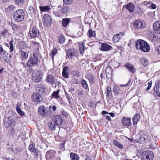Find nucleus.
<instances>
[{
  "instance_id": "603ef678",
  "label": "nucleus",
  "mask_w": 160,
  "mask_h": 160,
  "mask_svg": "<svg viewBox=\"0 0 160 160\" xmlns=\"http://www.w3.org/2000/svg\"><path fill=\"white\" fill-rule=\"evenodd\" d=\"M152 83V82L151 81H149L148 82V86L146 89L147 91L149 90L151 87Z\"/></svg>"
},
{
  "instance_id": "2eb2a0df",
  "label": "nucleus",
  "mask_w": 160,
  "mask_h": 160,
  "mask_svg": "<svg viewBox=\"0 0 160 160\" xmlns=\"http://www.w3.org/2000/svg\"><path fill=\"white\" fill-rule=\"evenodd\" d=\"M7 118H4L3 120V123L4 126L8 128V127L14 121V119L12 117H10L8 118V122H7Z\"/></svg>"
},
{
  "instance_id": "7c9ffc66",
  "label": "nucleus",
  "mask_w": 160,
  "mask_h": 160,
  "mask_svg": "<svg viewBox=\"0 0 160 160\" xmlns=\"http://www.w3.org/2000/svg\"><path fill=\"white\" fill-rule=\"evenodd\" d=\"M14 2L16 5L21 7L25 5V0H14Z\"/></svg>"
},
{
  "instance_id": "680f3d73",
  "label": "nucleus",
  "mask_w": 160,
  "mask_h": 160,
  "mask_svg": "<svg viewBox=\"0 0 160 160\" xmlns=\"http://www.w3.org/2000/svg\"><path fill=\"white\" fill-rule=\"evenodd\" d=\"M65 94L68 100H69L70 99V97L68 93L65 92Z\"/></svg>"
},
{
  "instance_id": "20e7f679",
  "label": "nucleus",
  "mask_w": 160,
  "mask_h": 160,
  "mask_svg": "<svg viewBox=\"0 0 160 160\" xmlns=\"http://www.w3.org/2000/svg\"><path fill=\"white\" fill-rule=\"evenodd\" d=\"M150 137L146 135H143L142 136L139 134L136 136V140L138 142L141 143L143 144L149 140Z\"/></svg>"
},
{
  "instance_id": "4d7b16f0",
  "label": "nucleus",
  "mask_w": 160,
  "mask_h": 160,
  "mask_svg": "<svg viewBox=\"0 0 160 160\" xmlns=\"http://www.w3.org/2000/svg\"><path fill=\"white\" fill-rule=\"evenodd\" d=\"M18 113L21 116H24L25 115L24 112L22 111L21 109L17 111Z\"/></svg>"
},
{
  "instance_id": "de8ad7c7",
  "label": "nucleus",
  "mask_w": 160,
  "mask_h": 160,
  "mask_svg": "<svg viewBox=\"0 0 160 160\" xmlns=\"http://www.w3.org/2000/svg\"><path fill=\"white\" fill-rule=\"evenodd\" d=\"M16 9V7L14 5H11L9 6L6 9H8L10 11H12L15 10Z\"/></svg>"
},
{
  "instance_id": "0eeeda50",
  "label": "nucleus",
  "mask_w": 160,
  "mask_h": 160,
  "mask_svg": "<svg viewBox=\"0 0 160 160\" xmlns=\"http://www.w3.org/2000/svg\"><path fill=\"white\" fill-rule=\"evenodd\" d=\"M134 27L137 29H141L146 27L144 22L140 19L135 20L133 23Z\"/></svg>"
},
{
  "instance_id": "6e6d98bb",
  "label": "nucleus",
  "mask_w": 160,
  "mask_h": 160,
  "mask_svg": "<svg viewBox=\"0 0 160 160\" xmlns=\"http://www.w3.org/2000/svg\"><path fill=\"white\" fill-rule=\"evenodd\" d=\"M148 7L151 9H155L156 8V6L153 3H151L150 5Z\"/></svg>"
},
{
  "instance_id": "ddd939ff",
  "label": "nucleus",
  "mask_w": 160,
  "mask_h": 160,
  "mask_svg": "<svg viewBox=\"0 0 160 160\" xmlns=\"http://www.w3.org/2000/svg\"><path fill=\"white\" fill-rule=\"evenodd\" d=\"M32 101L35 104L40 102L42 100L41 96L38 93H33L32 95Z\"/></svg>"
},
{
  "instance_id": "393cba45",
  "label": "nucleus",
  "mask_w": 160,
  "mask_h": 160,
  "mask_svg": "<svg viewBox=\"0 0 160 160\" xmlns=\"http://www.w3.org/2000/svg\"><path fill=\"white\" fill-rule=\"evenodd\" d=\"M86 78L88 79L90 84H93L95 83V77L91 73H88L86 76Z\"/></svg>"
},
{
  "instance_id": "e433bc0d",
  "label": "nucleus",
  "mask_w": 160,
  "mask_h": 160,
  "mask_svg": "<svg viewBox=\"0 0 160 160\" xmlns=\"http://www.w3.org/2000/svg\"><path fill=\"white\" fill-rule=\"evenodd\" d=\"M3 51L4 52L2 53V56H1L5 62H8V53L6 52V51L4 50Z\"/></svg>"
},
{
  "instance_id": "f8f14e48",
  "label": "nucleus",
  "mask_w": 160,
  "mask_h": 160,
  "mask_svg": "<svg viewBox=\"0 0 160 160\" xmlns=\"http://www.w3.org/2000/svg\"><path fill=\"white\" fill-rule=\"evenodd\" d=\"M34 144H30L29 146L28 149L31 152L33 153L34 157L37 158L38 156L39 151L37 149L34 148Z\"/></svg>"
},
{
  "instance_id": "774afa93",
  "label": "nucleus",
  "mask_w": 160,
  "mask_h": 160,
  "mask_svg": "<svg viewBox=\"0 0 160 160\" xmlns=\"http://www.w3.org/2000/svg\"><path fill=\"white\" fill-rule=\"evenodd\" d=\"M105 117L106 119L108 120V121H110L111 120V119L109 116L106 115L105 116Z\"/></svg>"
},
{
  "instance_id": "69168bd1",
  "label": "nucleus",
  "mask_w": 160,
  "mask_h": 160,
  "mask_svg": "<svg viewBox=\"0 0 160 160\" xmlns=\"http://www.w3.org/2000/svg\"><path fill=\"white\" fill-rule=\"evenodd\" d=\"M119 36V37H121V38L123 36L124 33L123 32H121L120 33H118V34H117Z\"/></svg>"
},
{
  "instance_id": "f704fd0d",
  "label": "nucleus",
  "mask_w": 160,
  "mask_h": 160,
  "mask_svg": "<svg viewBox=\"0 0 160 160\" xmlns=\"http://www.w3.org/2000/svg\"><path fill=\"white\" fill-rule=\"evenodd\" d=\"M79 51L81 54H82L84 52L85 45L84 42H82L79 44Z\"/></svg>"
},
{
  "instance_id": "8fccbe9b",
  "label": "nucleus",
  "mask_w": 160,
  "mask_h": 160,
  "mask_svg": "<svg viewBox=\"0 0 160 160\" xmlns=\"http://www.w3.org/2000/svg\"><path fill=\"white\" fill-rule=\"evenodd\" d=\"M74 0H63V3L66 5L71 4Z\"/></svg>"
},
{
  "instance_id": "5701e85b",
  "label": "nucleus",
  "mask_w": 160,
  "mask_h": 160,
  "mask_svg": "<svg viewBox=\"0 0 160 160\" xmlns=\"http://www.w3.org/2000/svg\"><path fill=\"white\" fill-rule=\"evenodd\" d=\"M112 47L108 45L106 43H102L101 44V46L100 49L102 51H108L111 49Z\"/></svg>"
},
{
  "instance_id": "c756f323",
  "label": "nucleus",
  "mask_w": 160,
  "mask_h": 160,
  "mask_svg": "<svg viewBox=\"0 0 160 160\" xmlns=\"http://www.w3.org/2000/svg\"><path fill=\"white\" fill-rule=\"evenodd\" d=\"M39 8L41 12H48L51 9V8L49 6H40Z\"/></svg>"
},
{
  "instance_id": "f3484780",
  "label": "nucleus",
  "mask_w": 160,
  "mask_h": 160,
  "mask_svg": "<svg viewBox=\"0 0 160 160\" xmlns=\"http://www.w3.org/2000/svg\"><path fill=\"white\" fill-rule=\"evenodd\" d=\"M156 88L153 89V94L160 97V80L157 81V85H156Z\"/></svg>"
},
{
  "instance_id": "a878e982",
  "label": "nucleus",
  "mask_w": 160,
  "mask_h": 160,
  "mask_svg": "<svg viewBox=\"0 0 160 160\" xmlns=\"http://www.w3.org/2000/svg\"><path fill=\"white\" fill-rule=\"evenodd\" d=\"M126 8L130 12H134L135 7L133 3L130 2L126 5Z\"/></svg>"
},
{
  "instance_id": "49530a36",
  "label": "nucleus",
  "mask_w": 160,
  "mask_h": 160,
  "mask_svg": "<svg viewBox=\"0 0 160 160\" xmlns=\"http://www.w3.org/2000/svg\"><path fill=\"white\" fill-rule=\"evenodd\" d=\"M60 90H57L56 91H54L52 94V96L55 98H59V93Z\"/></svg>"
},
{
  "instance_id": "37998d69",
  "label": "nucleus",
  "mask_w": 160,
  "mask_h": 160,
  "mask_svg": "<svg viewBox=\"0 0 160 160\" xmlns=\"http://www.w3.org/2000/svg\"><path fill=\"white\" fill-rule=\"evenodd\" d=\"M113 143L114 145L119 148L120 149H122L123 148V146L120 143L118 142L116 140H114L113 141Z\"/></svg>"
},
{
  "instance_id": "b1692460",
  "label": "nucleus",
  "mask_w": 160,
  "mask_h": 160,
  "mask_svg": "<svg viewBox=\"0 0 160 160\" xmlns=\"http://www.w3.org/2000/svg\"><path fill=\"white\" fill-rule=\"evenodd\" d=\"M46 81L48 83L53 84L55 82V79L52 75H48L47 76Z\"/></svg>"
},
{
  "instance_id": "79ce46f5",
  "label": "nucleus",
  "mask_w": 160,
  "mask_h": 160,
  "mask_svg": "<svg viewBox=\"0 0 160 160\" xmlns=\"http://www.w3.org/2000/svg\"><path fill=\"white\" fill-rule=\"evenodd\" d=\"M121 39V37H119L117 34L114 35L113 38V41L114 42H118L120 39Z\"/></svg>"
},
{
  "instance_id": "bf43d9fd",
  "label": "nucleus",
  "mask_w": 160,
  "mask_h": 160,
  "mask_svg": "<svg viewBox=\"0 0 160 160\" xmlns=\"http://www.w3.org/2000/svg\"><path fill=\"white\" fill-rule=\"evenodd\" d=\"M20 108H21V107H20V103H19L18 102L17 104V106L16 107V110L18 111L19 110L21 109Z\"/></svg>"
},
{
  "instance_id": "3c124183",
  "label": "nucleus",
  "mask_w": 160,
  "mask_h": 160,
  "mask_svg": "<svg viewBox=\"0 0 160 160\" xmlns=\"http://www.w3.org/2000/svg\"><path fill=\"white\" fill-rule=\"evenodd\" d=\"M155 53L156 54H160V46H157L155 48Z\"/></svg>"
},
{
  "instance_id": "c03bdc74",
  "label": "nucleus",
  "mask_w": 160,
  "mask_h": 160,
  "mask_svg": "<svg viewBox=\"0 0 160 160\" xmlns=\"http://www.w3.org/2000/svg\"><path fill=\"white\" fill-rule=\"evenodd\" d=\"M13 40H11L9 43L10 44L9 49L10 53L12 52L14 50V46L13 45Z\"/></svg>"
},
{
  "instance_id": "a19ab883",
  "label": "nucleus",
  "mask_w": 160,
  "mask_h": 160,
  "mask_svg": "<svg viewBox=\"0 0 160 160\" xmlns=\"http://www.w3.org/2000/svg\"><path fill=\"white\" fill-rule=\"evenodd\" d=\"M21 54L22 58L25 60H26L28 58V54L27 52L22 51L21 52Z\"/></svg>"
},
{
  "instance_id": "ea45409f",
  "label": "nucleus",
  "mask_w": 160,
  "mask_h": 160,
  "mask_svg": "<svg viewBox=\"0 0 160 160\" xmlns=\"http://www.w3.org/2000/svg\"><path fill=\"white\" fill-rule=\"evenodd\" d=\"M58 42L61 44H62L64 43L65 41V38L63 35H61L58 37Z\"/></svg>"
},
{
  "instance_id": "bb28decb",
  "label": "nucleus",
  "mask_w": 160,
  "mask_h": 160,
  "mask_svg": "<svg viewBox=\"0 0 160 160\" xmlns=\"http://www.w3.org/2000/svg\"><path fill=\"white\" fill-rule=\"evenodd\" d=\"M71 22V19L70 18H64L62 19V26L65 28Z\"/></svg>"
},
{
  "instance_id": "cd10ccee",
  "label": "nucleus",
  "mask_w": 160,
  "mask_h": 160,
  "mask_svg": "<svg viewBox=\"0 0 160 160\" xmlns=\"http://www.w3.org/2000/svg\"><path fill=\"white\" fill-rule=\"evenodd\" d=\"M47 125L49 129L50 130H55L56 127L57 126L55 124L53 121L52 120V121H50L47 123Z\"/></svg>"
},
{
  "instance_id": "412c9836",
  "label": "nucleus",
  "mask_w": 160,
  "mask_h": 160,
  "mask_svg": "<svg viewBox=\"0 0 160 160\" xmlns=\"http://www.w3.org/2000/svg\"><path fill=\"white\" fill-rule=\"evenodd\" d=\"M124 66L128 70L129 72L132 73H134L136 71V69L130 63H128L125 64Z\"/></svg>"
},
{
  "instance_id": "2f4dec72",
  "label": "nucleus",
  "mask_w": 160,
  "mask_h": 160,
  "mask_svg": "<svg viewBox=\"0 0 160 160\" xmlns=\"http://www.w3.org/2000/svg\"><path fill=\"white\" fill-rule=\"evenodd\" d=\"M141 62L142 64L144 67H147L148 65V61L146 58L142 57L141 58Z\"/></svg>"
},
{
  "instance_id": "09e8293b",
  "label": "nucleus",
  "mask_w": 160,
  "mask_h": 160,
  "mask_svg": "<svg viewBox=\"0 0 160 160\" xmlns=\"http://www.w3.org/2000/svg\"><path fill=\"white\" fill-rule=\"evenodd\" d=\"M2 35L4 37H6L8 36V32L5 29L3 30L1 33Z\"/></svg>"
},
{
  "instance_id": "423d86ee",
  "label": "nucleus",
  "mask_w": 160,
  "mask_h": 160,
  "mask_svg": "<svg viewBox=\"0 0 160 160\" xmlns=\"http://www.w3.org/2000/svg\"><path fill=\"white\" fill-rule=\"evenodd\" d=\"M42 75L40 72L35 71L32 73V79L33 82H40L42 78Z\"/></svg>"
},
{
  "instance_id": "0e129e2a",
  "label": "nucleus",
  "mask_w": 160,
  "mask_h": 160,
  "mask_svg": "<svg viewBox=\"0 0 160 160\" xmlns=\"http://www.w3.org/2000/svg\"><path fill=\"white\" fill-rule=\"evenodd\" d=\"M53 12L56 16L57 17H59L60 16V14L58 12H55V11H53Z\"/></svg>"
},
{
  "instance_id": "5fc2aeb1",
  "label": "nucleus",
  "mask_w": 160,
  "mask_h": 160,
  "mask_svg": "<svg viewBox=\"0 0 160 160\" xmlns=\"http://www.w3.org/2000/svg\"><path fill=\"white\" fill-rule=\"evenodd\" d=\"M151 4V3L149 2L145 1L142 3V5L144 6H149Z\"/></svg>"
},
{
  "instance_id": "f03ea898",
  "label": "nucleus",
  "mask_w": 160,
  "mask_h": 160,
  "mask_svg": "<svg viewBox=\"0 0 160 160\" xmlns=\"http://www.w3.org/2000/svg\"><path fill=\"white\" fill-rule=\"evenodd\" d=\"M39 53H34L33 56L31 57L28 60L27 66L29 68L36 66L39 62L38 56Z\"/></svg>"
},
{
  "instance_id": "13d9d810",
  "label": "nucleus",
  "mask_w": 160,
  "mask_h": 160,
  "mask_svg": "<svg viewBox=\"0 0 160 160\" xmlns=\"http://www.w3.org/2000/svg\"><path fill=\"white\" fill-rule=\"evenodd\" d=\"M111 92V89L109 87H108L107 90V96H109Z\"/></svg>"
},
{
  "instance_id": "dca6fc26",
  "label": "nucleus",
  "mask_w": 160,
  "mask_h": 160,
  "mask_svg": "<svg viewBox=\"0 0 160 160\" xmlns=\"http://www.w3.org/2000/svg\"><path fill=\"white\" fill-rule=\"evenodd\" d=\"M122 124L123 126H131V118H129L123 117L122 119Z\"/></svg>"
},
{
  "instance_id": "c9c22d12",
  "label": "nucleus",
  "mask_w": 160,
  "mask_h": 160,
  "mask_svg": "<svg viewBox=\"0 0 160 160\" xmlns=\"http://www.w3.org/2000/svg\"><path fill=\"white\" fill-rule=\"evenodd\" d=\"M57 53V50L56 48H53L50 54V56L52 60L53 61L54 59V56Z\"/></svg>"
},
{
  "instance_id": "4c0bfd02",
  "label": "nucleus",
  "mask_w": 160,
  "mask_h": 160,
  "mask_svg": "<svg viewBox=\"0 0 160 160\" xmlns=\"http://www.w3.org/2000/svg\"><path fill=\"white\" fill-rule=\"evenodd\" d=\"M81 84L82 86V87L85 89H88V84L87 82L83 79H82L81 82Z\"/></svg>"
},
{
  "instance_id": "473e14b6",
  "label": "nucleus",
  "mask_w": 160,
  "mask_h": 160,
  "mask_svg": "<svg viewBox=\"0 0 160 160\" xmlns=\"http://www.w3.org/2000/svg\"><path fill=\"white\" fill-rule=\"evenodd\" d=\"M37 90L40 93H43L45 92V88L44 86L42 84L39 85V86L37 88Z\"/></svg>"
},
{
  "instance_id": "a18cd8bd",
  "label": "nucleus",
  "mask_w": 160,
  "mask_h": 160,
  "mask_svg": "<svg viewBox=\"0 0 160 160\" xmlns=\"http://www.w3.org/2000/svg\"><path fill=\"white\" fill-rule=\"evenodd\" d=\"M113 90L115 94H118L120 92L119 88L117 86H114Z\"/></svg>"
},
{
  "instance_id": "c85d7f7f",
  "label": "nucleus",
  "mask_w": 160,
  "mask_h": 160,
  "mask_svg": "<svg viewBox=\"0 0 160 160\" xmlns=\"http://www.w3.org/2000/svg\"><path fill=\"white\" fill-rule=\"evenodd\" d=\"M140 118V115L137 113L132 118L133 125H136L139 121Z\"/></svg>"
},
{
  "instance_id": "aec40b11",
  "label": "nucleus",
  "mask_w": 160,
  "mask_h": 160,
  "mask_svg": "<svg viewBox=\"0 0 160 160\" xmlns=\"http://www.w3.org/2000/svg\"><path fill=\"white\" fill-rule=\"evenodd\" d=\"M55 154V152L53 150H50L47 151L46 154V158L47 160H49L53 158Z\"/></svg>"
},
{
  "instance_id": "39448f33",
  "label": "nucleus",
  "mask_w": 160,
  "mask_h": 160,
  "mask_svg": "<svg viewBox=\"0 0 160 160\" xmlns=\"http://www.w3.org/2000/svg\"><path fill=\"white\" fill-rule=\"evenodd\" d=\"M38 112L39 114L43 117H47L49 114L48 111L43 105H41L38 107Z\"/></svg>"
},
{
  "instance_id": "4468645a",
  "label": "nucleus",
  "mask_w": 160,
  "mask_h": 160,
  "mask_svg": "<svg viewBox=\"0 0 160 160\" xmlns=\"http://www.w3.org/2000/svg\"><path fill=\"white\" fill-rule=\"evenodd\" d=\"M153 29L155 33L160 34V21H157L153 24Z\"/></svg>"
},
{
  "instance_id": "f257e3e1",
  "label": "nucleus",
  "mask_w": 160,
  "mask_h": 160,
  "mask_svg": "<svg viewBox=\"0 0 160 160\" xmlns=\"http://www.w3.org/2000/svg\"><path fill=\"white\" fill-rule=\"evenodd\" d=\"M136 47L145 52H148L150 50V47L146 41L142 40H138L136 42Z\"/></svg>"
},
{
  "instance_id": "6ab92c4d",
  "label": "nucleus",
  "mask_w": 160,
  "mask_h": 160,
  "mask_svg": "<svg viewBox=\"0 0 160 160\" xmlns=\"http://www.w3.org/2000/svg\"><path fill=\"white\" fill-rule=\"evenodd\" d=\"M69 68L68 66H65L63 68L62 76L65 78H68L69 76Z\"/></svg>"
},
{
  "instance_id": "4be33fe9",
  "label": "nucleus",
  "mask_w": 160,
  "mask_h": 160,
  "mask_svg": "<svg viewBox=\"0 0 160 160\" xmlns=\"http://www.w3.org/2000/svg\"><path fill=\"white\" fill-rule=\"evenodd\" d=\"M112 69L110 67H107L106 70V74L107 78L108 79H111L112 77Z\"/></svg>"
},
{
  "instance_id": "e2e57ef3",
  "label": "nucleus",
  "mask_w": 160,
  "mask_h": 160,
  "mask_svg": "<svg viewBox=\"0 0 160 160\" xmlns=\"http://www.w3.org/2000/svg\"><path fill=\"white\" fill-rule=\"evenodd\" d=\"M83 91L82 90L79 91L78 94L79 96H82L83 94Z\"/></svg>"
},
{
  "instance_id": "1a4fd4ad",
  "label": "nucleus",
  "mask_w": 160,
  "mask_h": 160,
  "mask_svg": "<svg viewBox=\"0 0 160 160\" xmlns=\"http://www.w3.org/2000/svg\"><path fill=\"white\" fill-rule=\"evenodd\" d=\"M52 121L59 128L61 126L63 123V120L61 117L58 115H54L52 117Z\"/></svg>"
},
{
  "instance_id": "864d4df0",
  "label": "nucleus",
  "mask_w": 160,
  "mask_h": 160,
  "mask_svg": "<svg viewBox=\"0 0 160 160\" xmlns=\"http://www.w3.org/2000/svg\"><path fill=\"white\" fill-rule=\"evenodd\" d=\"M62 115L65 117H67L68 115V113L64 110H62Z\"/></svg>"
},
{
  "instance_id": "9b49d317",
  "label": "nucleus",
  "mask_w": 160,
  "mask_h": 160,
  "mask_svg": "<svg viewBox=\"0 0 160 160\" xmlns=\"http://www.w3.org/2000/svg\"><path fill=\"white\" fill-rule=\"evenodd\" d=\"M43 22L44 25L47 27H49L51 24V18L48 14H44L43 17Z\"/></svg>"
},
{
  "instance_id": "a211bd4d",
  "label": "nucleus",
  "mask_w": 160,
  "mask_h": 160,
  "mask_svg": "<svg viewBox=\"0 0 160 160\" xmlns=\"http://www.w3.org/2000/svg\"><path fill=\"white\" fill-rule=\"evenodd\" d=\"M77 51L75 49H70L67 52V55L69 58L73 57L75 56L77 54Z\"/></svg>"
},
{
  "instance_id": "7ed1b4c3",
  "label": "nucleus",
  "mask_w": 160,
  "mask_h": 160,
  "mask_svg": "<svg viewBox=\"0 0 160 160\" xmlns=\"http://www.w3.org/2000/svg\"><path fill=\"white\" fill-rule=\"evenodd\" d=\"M13 18L18 22L22 21L24 18L25 12L22 9H19L15 11L13 13Z\"/></svg>"
},
{
  "instance_id": "58836bf2",
  "label": "nucleus",
  "mask_w": 160,
  "mask_h": 160,
  "mask_svg": "<svg viewBox=\"0 0 160 160\" xmlns=\"http://www.w3.org/2000/svg\"><path fill=\"white\" fill-rule=\"evenodd\" d=\"M87 35L89 38L95 37L96 36L95 31H93L92 30L89 29L88 31Z\"/></svg>"
},
{
  "instance_id": "9d476101",
  "label": "nucleus",
  "mask_w": 160,
  "mask_h": 160,
  "mask_svg": "<svg viewBox=\"0 0 160 160\" xmlns=\"http://www.w3.org/2000/svg\"><path fill=\"white\" fill-rule=\"evenodd\" d=\"M39 31L36 27L33 26L30 28L28 35H29L31 38H33L37 37L39 35Z\"/></svg>"
},
{
  "instance_id": "338daca9",
  "label": "nucleus",
  "mask_w": 160,
  "mask_h": 160,
  "mask_svg": "<svg viewBox=\"0 0 160 160\" xmlns=\"http://www.w3.org/2000/svg\"><path fill=\"white\" fill-rule=\"evenodd\" d=\"M60 11L62 12L63 13H65L66 12V9L63 8H61L60 9Z\"/></svg>"
},
{
  "instance_id": "6e6552de",
  "label": "nucleus",
  "mask_w": 160,
  "mask_h": 160,
  "mask_svg": "<svg viewBox=\"0 0 160 160\" xmlns=\"http://www.w3.org/2000/svg\"><path fill=\"white\" fill-rule=\"evenodd\" d=\"M153 158V152L151 151H147L143 152L142 160H152Z\"/></svg>"
},
{
  "instance_id": "052dcab7",
  "label": "nucleus",
  "mask_w": 160,
  "mask_h": 160,
  "mask_svg": "<svg viewBox=\"0 0 160 160\" xmlns=\"http://www.w3.org/2000/svg\"><path fill=\"white\" fill-rule=\"evenodd\" d=\"M32 43L34 45L37 46H39L40 43H39L35 41H33L32 42Z\"/></svg>"
},
{
  "instance_id": "72a5a7b5",
  "label": "nucleus",
  "mask_w": 160,
  "mask_h": 160,
  "mask_svg": "<svg viewBox=\"0 0 160 160\" xmlns=\"http://www.w3.org/2000/svg\"><path fill=\"white\" fill-rule=\"evenodd\" d=\"M70 158L71 160H79V157L77 154L72 152L70 154Z\"/></svg>"
}]
</instances>
